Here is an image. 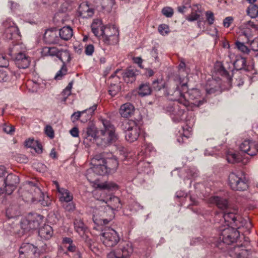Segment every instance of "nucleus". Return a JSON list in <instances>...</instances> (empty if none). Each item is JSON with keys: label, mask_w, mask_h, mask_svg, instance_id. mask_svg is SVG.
Listing matches in <instances>:
<instances>
[{"label": "nucleus", "mask_w": 258, "mask_h": 258, "mask_svg": "<svg viewBox=\"0 0 258 258\" xmlns=\"http://www.w3.org/2000/svg\"><path fill=\"white\" fill-rule=\"evenodd\" d=\"M99 200L106 205L107 207L110 209V212L112 214H114L113 211L120 209L121 207L120 199L114 196L111 195L109 198L107 197L104 199L101 198Z\"/></svg>", "instance_id": "nucleus-20"}, {"label": "nucleus", "mask_w": 258, "mask_h": 258, "mask_svg": "<svg viewBox=\"0 0 258 258\" xmlns=\"http://www.w3.org/2000/svg\"><path fill=\"white\" fill-rule=\"evenodd\" d=\"M133 252L132 243L130 241L121 240L117 248L107 254V258H130Z\"/></svg>", "instance_id": "nucleus-8"}, {"label": "nucleus", "mask_w": 258, "mask_h": 258, "mask_svg": "<svg viewBox=\"0 0 258 258\" xmlns=\"http://www.w3.org/2000/svg\"><path fill=\"white\" fill-rule=\"evenodd\" d=\"M179 103H174L166 107V110L169 113L172 119L176 122L183 119L185 108L189 105H179Z\"/></svg>", "instance_id": "nucleus-12"}, {"label": "nucleus", "mask_w": 258, "mask_h": 258, "mask_svg": "<svg viewBox=\"0 0 258 258\" xmlns=\"http://www.w3.org/2000/svg\"><path fill=\"white\" fill-rule=\"evenodd\" d=\"M64 247L68 251L74 254L73 258H81V253L74 243L69 245H65Z\"/></svg>", "instance_id": "nucleus-44"}, {"label": "nucleus", "mask_w": 258, "mask_h": 258, "mask_svg": "<svg viewBox=\"0 0 258 258\" xmlns=\"http://www.w3.org/2000/svg\"><path fill=\"white\" fill-rule=\"evenodd\" d=\"M112 4V0H101V6L103 9L111 8Z\"/></svg>", "instance_id": "nucleus-57"}, {"label": "nucleus", "mask_w": 258, "mask_h": 258, "mask_svg": "<svg viewBox=\"0 0 258 258\" xmlns=\"http://www.w3.org/2000/svg\"><path fill=\"white\" fill-rule=\"evenodd\" d=\"M150 166L149 163L144 161H140L138 164V169L141 172H145Z\"/></svg>", "instance_id": "nucleus-52"}, {"label": "nucleus", "mask_w": 258, "mask_h": 258, "mask_svg": "<svg viewBox=\"0 0 258 258\" xmlns=\"http://www.w3.org/2000/svg\"><path fill=\"white\" fill-rule=\"evenodd\" d=\"M228 184L233 190L244 191L248 187V181L241 171L231 172L228 176Z\"/></svg>", "instance_id": "nucleus-7"}, {"label": "nucleus", "mask_w": 258, "mask_h": 258, "mask_svg": "<svg viewBox=\"0 0 258 258\" xmlns=\"http://www.w3.org/2000/svg\"><path fill=\"white\" fill-rule=\"evenodd\" d=\"M226 159L228 163L234 164L241 161L240 157L237 154L228 152L226 154Z\"/></svg>", "instance_id": "nucleus-40"}, {"label": "nucleus", "mask_w": 258, "mask_h": 258, "mask_svg": "<svg viewBox=\"0 0 258 258\" xmlns=\"http://www.w3.org/2000/svg\"><path fill=\"white\" fill-rule=\"evenodd\" d=\"M250 27V24H248V21L242 23L240 26L241 29L240 37H244L245 38V42L246 43L250 41L252 37V31Z\"/></svg>", "instance_id": "nucleus-26"}, {"label": "nucleus", "mask_w": 258, "mask_h": 258, "mask_svg": "<svg viewBox=\"0 0 258 258\" xmlns=\"http://www.w3.org/2000/svg\"><path fill=\"white\" fill-rule=\"evenodd\" d=\"M57 58L60 60L63 64L69 62L71 60V54L69 50L60 49Z\"/></svg>", "instance_id": "nucleus-36"}, {"label": "nucleus", "mask_w": 258, "mask_h": 258, "mask_svg": "<svg viewBox=\"0 0 258 258\" xmlns=\"http://www.w3.org/2000/svg\"><path fill=\"white\" fill-rule=\"evenodd\" d=\"M6 214L9 218L14 217L17 214L16 212L13 211L12 207H10L7 209Z\"/></svg>", "instance_id": "nucleus-64"}, {"label": "nucleus", "mask_w": 258, "mask_h": 258, "mask_svg": "<svg viewBox=\"0 0 258 258\" xmlns=\"http://www.w3.org/2000/svg\"><path fill=\"white\" fill-rule=\"evenodd\" d=\"M200 17V14H197L196 12H192L190 15L186 16L185 19L189 22H193L198 20Z\"/></svg>", "instance_id": "nucleus-51"}, {"label": "nucleus", "mask_w": 258, "mask_h": 258, "mask_svg": "<svg viewBox=\"0 0 258 258\" xmlns=\"http://www.w3.org/2000/svg\"><path fill=\"white\" fill-rule=\"evenodd\" d=\"M53 233L52 227L48 225H45L38 231L39 236L45 240L49 239Z\"/></svg>", "instance_id": "nucleus-28"}, {"label": "nucleus", "mask_w": 258, "mask_h": 258, "mask_svg": "<svg viewBox=\"0 0 258 258\" xmlns=\"http://www.w3.org/2000/svg\"><path fill=\"white\" fill-rule=\"evenodd\" d=\"M166 84L167 82L162 79H156L152 82V88L155 91H160L162 89L164 90Z\"/></svg>", "instance_id": "nucleus-42"}, {"label": "nucleus", "mask_w": 258, "mask_h": 258, "mask_svg": "<svg viewBox=\"0 0 258 258\" xmlns=\"http://www.w3.org/2000/svg\"><path fill=\"white\" fill-rule=\"evenodd\" d=\"M96 188L100 190H115L118 189L117 185L112 181H105L95 184Z\"/></svg>", "instance_id": "nucleus-33"}, {"label": "nucleus", "mask_w": 258, "mask_h": 258, "mask_svg": "<svg viewBox=\"0 0 258 258\" xmlns=\"http://www.w3.org/2000/svg\"><path fill=\"white\" fill-rule=\"evenodd\" d=\"M122 125L125 140L130 143L137 141L141 133V128L138 122L133 120H129L124 122Z\"/></svg>", "instance_id": "nucleus-9"}, {"label": "nucleus", "mask_w": 258, "mask_h": 258, "mask_svg": "<svg viewBox=\"0 0 258 258\" xmlns=\"http://www.w3.org/2000/svg\"><path fill=\"white\" fill-rule=\"evenodd\" d=\"M62 207L68 212L73 211L75 209V205L74 203L72 202L62 203Z\"/></svg>", "instance_id": "nucleus-50"}, {"label": "nucleus", "mask_w": 258, "mask_h": 258, "mask_svg": "<svg viewBox=\"0 0 258 258\" xmlns=\"http://www.w3.org/2000/svg\"><path fill=\"white\" fill-rule=\"evenodd\" d=\"M239 148L242 152L253 156L258 152V144L252 140H246L240 145Z\"/></svg>", "instance_id": "nucleus-16"}, {"label": "nucleus", "mask_w": 258, "mask_h": 258, "mask_svg": "<svg viewBox=\"0 0 258 258\" xmlns=\"http://www.w3.org/2000/svg\"><path fill=\"white\" fill-rule=\"evenodd\" d=\"M79 15L83 18L91 17L94 15V9L90 7L88 2L82 3L78 9Z\"/></svg>", "instance_id": "nucleus-24"}, {"label": "nucleus", "mask_w": 258, "mask_h": 258, "mask_svg": "<svg viewBox=\"0 0 258 258\" xmlns=\"http://www.w3.org/2000/svg\"><path fill=\"white\" fill-rule=\"evenodd\" d=\"M237 229L230 226L221 228L219 241L216 246L224 251H227L229 256L232 258H249L251 254V251L248 248L249 242L232 247H228L229 245L237 242L240 238L239 232Z\"/></svg>", "instance_id": "nucleus-1"}, {"label": "nucleus", "mask_w": 258, "mask_h": 258, "mask_svg": "<svg viewBox=\"0 0 258 258\" xmlns=\"http://www.w3.org/2000/svg\"><path fill=\"white\" fill-rule=\"evenodd\" d=\"M209 201L211 203L215 204L219 209L223 211L226 210L228 206V202L225 199L218 196L211 197L209 199Z\"/></svg>", "instance_id": "nucleus-27"}, {"label": "nucleus", "mask_w": 258, "mask_h": 258, "mask_svg": "<svg viewBox=\"0 0 258 258\" xmlns=\"http://www.w3.org/2000/svg\"><path fill=\"white\" fill-rule=\"evenodd\" d=\"M135 112V107L131 103H125L120 107L119 112L121 117L127 118L131 117Z\"/></svg>", "instance_id": "nucleus-25"}, {"label": "nucleus", "mask_w": 258, "mask_h": 258, "mask_svg": "<svg viewBox=\"0 0 258 258\" xmlns=\"http://www.w3.org/2000/svg\"><path fill=\"white\" fill-rule=\"evenodd\" d=\"M43 217L36 214L33 217H29L21 222V227L25 231L37 229L43 222Z\"/></svg>", "instance_id": "nucleus-15"}, {"label": "nucleus", "mask_w": 258, "mask_h": 258, "mask_svg": "<svg viewBox=\"0 0 258 258\" xmlns=\"http://www.w3.org/2000/svg\"><path fill=\"white\" fill-rule=\"evenodd\" d=\"M120 87L118 85L111 84L108 92L112 97L115 96L120 91Z\"/></svg>", "instance_id": "nucleus-47"}, {"label": "nucleus", "mask_w": 258, "mask_h": 258, "mask_svg": "<svg viewBox=\"0 0 258 258\" xmlns=\"http://www.w3.org/2000/svg\"><path fill=\"white\" fill-rule=\"evenodd\" d=\"M45 134L51 139L54 138V131L50 125H47L45 129Z\"/></svg>", "instance_id": "nucleus-59"}, {"label": "nucleus", "mask_w": 258, "mask_h": 258, "mask_svg": "<svg viewBox=\"0 0 258 258\" xmlns=\"http://www.w3.org/2000/svg\"><path fill=\"white\" fill-rule=\"evenodd\" d=\"M43 40L47 44H56L59 40L58 33L54 29H47L45 31L43 35Z\"/></svg>", "instance_id": "nucleus-23"}, {"label": "nucleus", "mask_w": 258, "mask_h": 258, "mask_svg": "<svg viewBox=\"0 0 258 258\" xmlns=\"http://www.w3.org/2000/svg\"><path fill=\"white\" fill-rule=\"evenodd\" d=\"M187 90L186 83L181 84L174 80L167 82L164 93L169 100L180 104L189 105V101L186 99L183 92L184 91H187Z\"/></svg>", "instance_id": "nucleus-4"}, {"label": "nucleus", "mask_w": 258, "mask_h": 258, "mask_svg": "<svg viewBox=\"0 0 258 258\" xmlns=\"http://www.w3.org/2000/svg\"><path fill=\"white\" fill-rule=\"evenodd\" d=\"M75 231L81 236H83L87 230V227L81 219H76L74 222Z\"/></svg>", "instance_id": "nucleus-31"}, {"label": "nucleus", "mask_w": 258, "mask_h": 258, "mask_svg": "<svg viewBox=\"0 0 258 258\" xmlns=\"http://www.w3.org/2000/svg\"><path fill=\"white\" fill-rule=\"evenodd\" d=\"M94 51V47L93 44L86 45L85 47V53L87 55H92Z\"/></svg>", "instance_id": "nucleus-54"}, {"label": "nucleus", "mask_w": 258, "mask_h": 258, "mask_svg": "<svg viewBox=\"0 0 258 258\" xmlns=\"http://www.w3.org/2000/svg\"><path fill=\"white\" fill-rule=\"evenodd\" d=\"M186 178L187 179H190L192 177H195L197 175V173L196 171L194 169L188 168L186 170Z\"/></svg>", "instance_id": "nucleus-56"}, {"label": "nucleus", "mask_w": 258, "mask_h": 258, "mask_svg": "<svg viewBox=\"0 0 258 258\" xmlns=\"http://www.w3.org/2000/svg\"><path fill=\"white\" fill-rule=\"evenodd\" d=\"M136 76V72L134 70H127L124 73L123 78L127 83H132L135 81Z\"/></svg>", "instance_id": "nucleus-39"}, {"label": "nucleus", "mask_w": 258, "mask_h": 258, "mask_svg": "<svg viewBox=\"0 0 258 258\" xmlns=\"http://www.w3.org/2000/svg\"><path fill=\"white\" fill-rule=\"evenodd\" d=\"M192 128L190 127L185 125L183 127V133L178 137L177 140L180 144L186 143V140L191 135Z\"/></svg>", "instance_id": "nucleus-34"}, {"label": "nucleus", "mask_w": 258, "mask_h": 258, "mask_svg": "<svg viewBox=\"0 0 258 258\" xmlns=\"http://www.w3.org/2000/svg\"><path fill=\"white\" fill-rule=\"evenodd\" d=\"M101 155L97 154L91 159L92 171L97 175H103L108 174L103 163L101 162Z\"/></svg>", "instance_id": "nucleus-17"}, {"label": "nucleus", "mask_w": 258, "mask_h": 258, "mask_svg": "<svg viewBox=\"0 0 258 258\" xmlns=\"http://www.w3.org/2000/svg\"><path fill=\"white\" fill-rule=\"evenodd\" d=\"M235 57L234 54L230 52L227 57L222 62H217L215 65L217 72L222 77H225L228 81L231 79L230 73L232 72V66L236 70L245 69L246 60L241 56H236L235 60L232 62Z\"/></svg>", "instance_id": "nucleus-2"}, {"label": "nucleus", "mask_w": 258, "mask_h": 258, "mask_svg": "<svg viewBox=\"0 0 258 258\" xmlns=\"http://www.w3.org/2000/svg\"><path fill=\"white\" fill-rule=\"evenodd\" d=\"M101 155V162L103 163L107 169L108 174L114 173L118 167V162L117 159L111 155V157L105 158L103 154Z\"/></svg>", "instance_id": "nucleus-19"}, {"label": "nucleus", "mask_w": 258, "mask_h": 258, "mask_svg": "<svg viewBox=\"0 0 258 258\" xmlns=\"http://www.w3.org/2000/svg\"><path fill=\"white\" fill-rule=\"evenodd\" d=\"M158 31L162 35L167 34L169 32V28L167 25L165 24H161L158 27Z\"/></svg>", "instance_id": "nucleus-55"}, {"label": "nucleus", "mask_w": 258, "mask_h": 258, "mask_svg": "<svg viewBox=\"0 0 258 258\" xmlns=\"http://www.w3.org/2000/svg\"><path fill=\"white\" fill-rule=\"evenodd\" d=\"M150 54L155 58V61H159L158 49L156 47L154 46L152 48L150 51Z\"/></svg>", "instance_id": "nucleus-63"}, {"label": "nucleus", "mask_w": 258, "mask_h": 258, "mask_svg": "<svg viewBox=\"0 0 258 258\" xmlns=\"http://www.w3.org/2000/svg\"><path fill=\"white\" fill-rule=\"evenodd\" d=\"M114 34H119L118 30L114 26H104L103 31L101 32L100 38H102V36L114 35Z\"/></svg>", "instance_id": "nucleus-38"}, {"label": "nucleus", "mask_w": 258, "mask_h": 258, "mask_svg": "<svg viewBox=\"0 0 258 258\" xmlns=\"http://www.w3.org/2000/svg\"><path fill=\"white\" fill-rule=\"evenodd\" d=\"M188 98L186 99L189 101V104H193L200 106L203 104L204 101L201 100V92L198 89H192L187 91Z\"/></svg>", "instance_id": "nucleus-22"}, {"label": "nucleus", "mask_w": 258, "mask_h": 258, "mask_svg": "<svg viewBox=\"0 0 258 258\" xmlns=\"http://www.w3.org/2000/svg\"><path fill=\"white\" fill-rule=\"evenodd\" d=\"M97 105L94 104L92 106L82 111H77L74 112L72 115V118L73 121L78 120L81 118L82 122H86L91 118V116L94 113V111L97 109Z\"/></svg>", "instance_id": "nucleus-18"}, {"label": "nucleus", "mask_w": 258, "mask_h": 258, "mask_svg": "<svg viewBox=\"0 0 258 258\" xmlns=\"http://www.w3.org/2000/svg\"><path fill=\"white\" fill-rule=\"evenodd\" d=\"M102 123L104 129L101 131V137L97 139V145L105 147L114 144L118 140V135L115 132L114 126L110 121L102 119Z\"/></svg>", "instance_id": "nucleus-5"}, {"label": "nucleus", "mask_w": 258, "mask_h": 258, "mask_svg": "<svg viewBox=\"0 0 258 258\" xmlns=\"http://www.w3.org/2000/svg\"><path fill=\"white\" fill-rule=\"evenodd\" d=\"M163 15L168 18H171L173 15V10L169 7H165L162 10Z\"/></svg>", "instance_id": "nucleus-49"}, {"label": "nucleus", "mask_w": 258, "mask_h": 258, "mask_svg": "<svg viewBox=\"0 0 258 258\" xmlns=\"http://www.w3.org/2000/svg\"><path fill=\"white\" fill-rule=\"evenodd\" d=\"M206 17L207 21L208 22L209 25H212L214 23V16L213 12L211 11H207L206 13Z\"/></svg>", "instance_id": "nucleus-53"}, {"label": "nucleus", "mask_w": 258, "mask_h": 258, "mask_svg": "<svg viewBox=\"0 0 258 258\" xmlns=\"http://www.w3.org/2000/svg\"><path fill=\"white\" fill-rule=\"evenodd\" d=\"M9 65V60L2 54H0V67H7Z\"/></svg>", "instance_id": "nucleus-58"}, {"label": "nucleus", "mask_w": 258, "mask_h": 258, "mask_svg": "<svg viewBox=\"0 0 258 258\" xmlns=\"http://www.w3.org/2000/svg\"><path fill=\"white\" fill-rule=\"evenodd\" d=\"M101 240L105 246L111 247L120 241L118 233L113 229H107L101 235Z\"/></svg>", "instance_id": "nucleus-11"}, {"label": "nucleus", "mask_w": 258, "mask_h": 258, "mask_svg": "<svg viewBox=\"0 0 258 258\" xmlns=\"http://www.w3.org/2000/svg\"><path fill=\"white\" fill-rule=\"evenodd\" d=\"M60 49L55 47H44L42 48V53L45 56H55L57 57Z\"/></svg>", "instance_id": "nucleus-35"}, {"label": "nucleus", "mask_w": 258, "mask_h": 258, "mask_svg": "<svg viewBox=\"0 0 258 258\" xmlns=\"http://www.w3.org/2000/svg\"><path fill=\"white\" fill-rule=\"evenodd\" d=\"M118 34H114V35L102 36L100 39L107 45H114L118 42Z\"/></svg>", "instance_id": "nucleus-37"}, {"label": "nucleus", "mask_w": 258, "mask_h": 258, "mask_svg": "<svg viewBox=\"0 0 258 258\" xmlns=\"http://www.w3.org/2000/svg\"><path fill=\"white\" fill-rule=\"evenodd\" d=\"M152 91L149 84H143L140 86L139 94L141 96H145L151 94Z\"/></svg>", "instance_id": "nucleus-41"}, {"label": "nucleus", "mask_w": 258, "mask_h": 258, "mask_svg": "<svg viewBox=\"0 0 258 258\" xmlns=\"http://www.w3.org/2000/svg\"><path fill=\"white\" fill-rule=\"evenodd\" d=\"M236 46L238 50L241 51L243 53H248L249 52V49L245 45L243 42H241L238 41H237L235 42Z\"/></svg>", "instance_id": "nucleus-48"}, {"label": "nucleus", "mask_w": 258, "mask_h": 258, "mask_svg": "<svg viewBox=\"0 0 258 258\" xmlns=\"http://www.w3.org/2000/svg\"><path fill=\"white\" fill-rule=\"evenodd\" d=\"M222 216L228 226L230 225L231 227H234L236 228H244V232L248 233L252 227V223L249 219H245L240 216L231 212H225L222 213Z\"/></svg>", "instance_id": "nucleus-6"}, {"label": "nucleus", "mask_w": 258, "mask_h": 258, "mask_svg": "<svg viewBox=\"0 0 258 258\" xmlns=\"http://www.w3.org/2000/svg\"><path fill=\"white\" fill-rule=\"evenodd\" d=\"M247 14L251 18L258 17V6L256 5L251 4L246 10Z\"/></svg>", "instance_id": "nucleus-43"}, {"label": "nucleus", "mask_w": 258, "mask_h": 258, "mask_svg": "<svg viewBox=\"0 0 258 258\" xmlns=\"http://www.w3.org/2000/svg\"><path fill=\"white\" fill-rule=\"evenodd\" d=\"M3 130L4 132L7 134H12L14 132L15 128L13 126H9L6 124H4L3 126Z\"/></svg>", "instance_id": "nucleus-60"}, {"label": "nucleus", "mask_w": 258, "mask_h": 258, "mask_svg": "<svg viewBox=\"0 0 258 258\" xmlns=\"http://www.w3.org/2000/svg\"><path fill=\"white\" fill-rule=\"evenodd\" d=\"M59 195V201L62 203L64 202H70L73 201V196L67 189L63 188L60 189L58 192Z\"/></svg>", "instance_id": "nucleus-32"}, {"label": "nucleus", "mask_w": 258, "mask_h": 258, "mask_svg": "<svg viewBox=\"0 0 258 258\" xmlns=\"http://www.w3.org/2000/svg\"><path fill=\"white\" fill-rule=\"evenodd\" d=\"M97 130L94 125H91L83 130L82 138L84 142L88 143V142H95L97 144V139L100 138L97 137Z\"/></svg>", "instance_id": "nucleus-21"}, {"label": "nucleus", "mask_w": 258, "mask_h": 258, "mask_svg": "<svg viewBox=\"0 0 258 258\" xmlns=\"http://www.w3.org/2000/svg\"><path fill=\"white\" fill-rule=\"evenodd\" d=\"M58 34L61 39L69 40L73 35V29L70 26H64L59 30Z\"/></svg>", "instance_id": "nucleus-30"}, {"label": "nucleus", "mask_w": 258, "mask_h": 258, "mask_svg": "<svg viewBox=\"0 0 258 258\" xmlns=\"http://www.w3.org/2000/svg\"><path fill=\"white\" fill-rule=\"evenodd\" d=\"M21 190L22 197L27 202H39L43 206H48L51 203L49 197L44 195L36 183L26 181Z\"/></svg>", "instance_id": "nucleus-3"}, {"label": "nucleus", "mask_w": 258, "mask_h": 258, "mask_svg": "<svg viewBox=\"0 0 258 258\" xmlns=\"http://www.w3.org/2000/svg\"><path fill=\"white\" fill-rule=\"evenodd\" d=\"M19 258H39L44 250H39L33 244L25 243L20 246Z\"/></svg>", "instance_id": "nucleus-10"}, {"label": "nucleus", "mask_w": 258, "mask_h": 258, "mask_svg": "<svg viewBox=\"0 0 258 258\" xmlns=\"http://www.w3.org/2000/svg\"><path fill=\"white\" fill-rule=\"evenodd\" d=\"M37 142L33 139H29L25 141V144L28 148H33L37 145Z\"/></svg>", "instance_id": "nucleus-62"}, {"label": "nucleus", "mask_w": 258, "mask_h": 258, "mask_svg": "<svg viewBox=\"0 0 258 258\" xmlns=\"http://www.w3.org/2000/svg\"><path fill=\"white\" fill-rule=\"evenodd\" d=\"M18 46H15L10 50L9 55L14 58L16 65L20 69H25L29 67L31 62V58L23 52L14 53Z\"/></svg>", "instance_id": "nucleus-14"}, {"label": "nucleus", "mask_w": 258, "mask_h": 258, "mask_svg": "<svg viewBox=\"0 0 258 258\" xmlns=\"http://www.w3.org/2000/svg\"><path fill=\"white\" fill-rule=\"evenodd\" d=\"M6 28L4 37L7 40H19L20 37V32L18 27L10 19L6 20L3 23Z\"/></svg>", "instance_id": "nucleus-13"}, {"label": "nucleus", "mask_w": 258, "mask_h": 258, "mask_svg": "<svg viewBox=\"0 0 258 258\" xmlns=\"http://www.w3.org/2000/svg\"><path fill=\"white\" fill-rule=\"evenodd\" d=\"M68 69L66 64H62L61 69L56 73L54 79L56 80H60L67 75Z\"/></svg>", "instance_id": "nucleus-46"}, {"label": "nucleus", "mask_w": 258, "mask_h": 258, "mask_svg": "<svg viewBox=\"0 0 258 258\" xmlns=\"http://www.w3.org/2000/svg\"><path fill=\"white\" fill-rule=\"evenodd\" d=\"M104 26L102 24L100 19L94 20L92 25L91 29L92 32L95 36L100 37L101 35V32L103 31Z\"/></svg>", "instance_id": "nucleus-29"}, {"label": "nucleus", "mask_w": 258, "mask_h": 258, "mask_svg": "<svg viewBox=\"0 0 258 258\" xmlns=\"http://www.w3.org/2000/svg\"><path fill=\"white\" fill-rule=\"evenodd\" d=\"M233 21V18L232 17H227L225 18L223 22V24L224 27L225 28H228L232 22Z\"/></svg>", "instance_id": "nucleus-61"}, {"label": "nucleus", "mask_w": 258, "mask_h": 258, "mask_svg": "<svg viewBox=\"0 0 258 258\" xmlns=\"http://www.w3.org/2000/svg\"><path fill=\"white\" fill-rule=\"evenodd\" d=\"M12 73L9 71L0 70V82H6L11 80Z\"/></svg>", "instance_id": "nucleus-45"}]
</instances>
